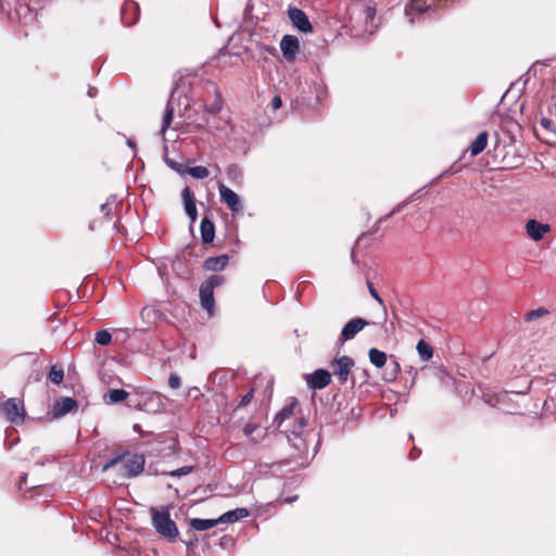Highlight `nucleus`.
<instances>
[{
  "instance_id": "f257e3e1",
  "label": "nucleus",
  "mask_w": 556,
  "mask_h": 556,
  "mask_svg": "<svg viewBox=\"0 0 556 556\" xmlns=\"http://www.w3.org/2000/svg\"><path fill=\"white\" fill-rule=\"evenodd\" d=\"M274 425L287 435L288 441L300 454L307 451V437L311 435V431L307 429L305 416L298 409L295 399L277 413Z\"/></svg>"
},
{
  "instance_id": "f03ea898",
  "label": "nucleus",
  "mask_w": 556,
  "mask_h": 556,
  "mask_svg": "<svg viewBox=\"0 0 556 556\" xmlns=\"http://www.w3.org/2000/svg\"><path fill=\"white\" fill-rule=\"evenodd\" d=\"M144 458L142 455H118L103 465L102 470L106 471L110 468L118 465L124 476L131 478L141 473L144 469Z\"/></svg>"
},
{
  "instance_id": "7ed1b4c3",
  "label": "nucleus",
  "mask_w": 556,
  "mask_h": 556,
  "mask_svg": "<svg viewBox=\"0 0 556 556\" xmlns=\"http://www.w3.org/2000/svg\"><path fill=\"white\" fill-rule=\"evenodd\" d=\"M151 511L152 523L155 530L168 539H175L178 535V529L176 523L170 519L169 513L166 509L160 511L155 508H152Z\"/></svg>"
},
{
  "instance_id": "20e7f679",
  "label": "nucleus",
  "mask_w": 556,
  "mask_h": 556,
  "mask_svg": "<svg viewBox=\"0 0 556 556\" xmlns=\"http://www.w3.org/2000/svg\"><path fill=\"white\" fill-rule=\"evenodd\" d=\"M0 413L12 424L20 425L25 419V408L21 400L16 397L8 399L0 404Z\"/></svg>"
},
{
  "instance_id": "39448f33",
  "label": "nucleus",
  "mask_w": 556,
  "mask_h": 556,
  "mask_svg": "<svg viewBox=\"0 0 556 556\" xmlns=\"http://www.w3.org/2000/svg\"><path fill=\"white\" fill-rule=\"evenodd\" d=\"M354 367V359L350 356H341L336 358L332 363V374L341 384H345L349 381L350 374Z\"/></svg>"
},
{
  "instance_id": "423d86ee",
  "label": "nucleus",
  "mask_w": 556,
  "mask_h": 556,
  "mask_svg": "<svg viewBox=\"0 0 556 556\" xmlns=\"http://www.w3.org/2000/svg\"><path fill=\"white\" fill-rule=\"evenodd\" d=\"M437 5L435 0H409L405 7V15L408 17L409 23H415V15L424 14L429 11H434Z\"/></svg>"
},
{
  "instance_id": "0eeeda50",
  "label": "nucleus",
  "mask_w": 556,
  "mask_h": 556,
  "mask_svg": "<svg viewBox=\"0 0 556 556\" xmlns=\"http://www.w3.org/2000/svg\"><path fill=\"white\" fill-rule=\"evenodd\" d=\"M368 325L369 321L362 317L349 320L341 330L339 342L344 344L346 341L353 340Z\"/></svg>"
},
{
  "instance_id": "6e6552de",
  "label": "nucleus",
  "mask_w": 556,
  "mask_h": 556,
  "mask_svg": "<svg viewBox=\"0 0 556 556\" xmlns=\"http://www.w3.org/2000/svg\"><path fill=\"white\" fill-rule=\"evenodd\" d=\"M220 201L224 202L232 213H239L243 210V205L239 195L224 184L218 186Z\"/></svg>"
},
{
  "instance_id": "1a4fd4ad",
  "label": "nucleus",
  "mask_w": 556,
  "mask_h": 556,
  "mask_svg": "<svg viewBox=\"0 0 556 556\" xmlns=\"http://www.w3.org/2000/svg\"><path fill=\"white\" fill-rule=\"evenodd\" d=\"M288 16L292 25L300 31L308 34L313 31V26L306 15V13L299 8H289Z\"/></svg>"
},
{
  "instance_id": "9d476101",
  "label": "nucleus",
  "mask_w": 556,
  "mask_h": 556,
  "mask_svg": "<svg viewBox=\"0 0 556 556\" xmlns=\"http://www.w3.org/2000/svg\"><path fill=\"white\" fill-rule=\"evenodd\" d=\"M207 93H213L214 94V99L212 102H208L207 99L203 98V109L206 113L211 114V115H217L222 109H223V99H222V94L220 92L218 91L217 87L214 85V84H208L207 85Z\"/></svg>"
},
{
  "instance_id": "9b49d317",
  "label": "nucleus",
  "mask_w": 556,
  "mask_h": 556,
  "mask_svg": "<svg viewBox=\"0 0 556 556\" xmlns=\"http://www.w3.org/2000/svg\"><path fill=\"white\" fill-rule=\"evenodd\" d=\"M331 381V375L326 369H317L306 377L307 386L314 390L326 388Z\"/></svg>"
},
{
  "instance_id": "f8f14e48",
  "label": "nucleus",
  "mask_w": 556,
  "mask_h": 556,
  "mask_svg": "<svg viewBox=\"0 0 556 556\" xmlns=\"http://www.w3.org/2000/svg\"><path fill=\"white\" fill-rule=\"evenodd\" d=\"M228 121L223 117H214L210 119L205 116L201 117L199 122L194 123V127L198 130L206 129L208 132L225 130Z\"/></svg>"
},
{
  "instance_id": "ddd939ff",
  "label": "nucleus",
  "mask_w": 556,
  "mask_h": 556,
  "mask_svg": "<svg viewBox=\"0 0 556 556\" xmlns=\"http://www.w3.org/2000/svg\"><path fill=\"white\" fill-rule=\"evenodd\" d=\"M551 227L548 224L541 223L536 219H529L526 223V231L527 235L533 241H540L544 238V236L549 232Z\"/></svg>"
},
{
  "instance_id": "4468645a",
  "label": "nucleus",
  "mask_w": 556,
  "mask_h": 556,
  "mask_svg": "<svg viewBox=\"0 0 556 556\" xmlns=\"http://www.w3.org/2000/svg\"><path fill=\"white\" fill-rule=\"evenodd\" d=\"M300 48L299 39L293 35H285L280 41V49L283 56L291 61L295 58Z\"/></svg>"
},
{
  "instance_id": "2eb2a0df",
  "label": "nucleus",
  "mask_w": 556,
  "mask_h": 556,
  "mask_svg": "<svg viewBox=\"0 0 556 556\" xmlns=\"http://www.w3.org/2000/svg\"><path fill=\"white\" fill-rule=\"evenodd\" d=\"M199 295L202 308L206 311L210 316H212L215 307L213 289L202 282L200 286Z\"/></svg>"
},
{
  "instance_id": "dca6fc26",
  "label": "nucleus",
  "mask_w": 556,
  "mask_h": 556,
  "mask_svg": "<svg viewBox=\"0 0 556 556\" xmlns=\"http://www.w3.org/2000/svg\"><path fill=\"white\" fill-rule=\"evenodd\" d=\"M181 198L185 205L186 214L189 216L191 223H194L198 216L194 194L189 187H185L181 192Z\"/></svg>"
},
{
  "instance_id": "f3484780",
  "label": "nucleus",
  "mask_w": 556,
  "mask_h": 556,
  "mask_svg": "<svg viewBox=\"0 0 556 556\" xmlns=\"http://www.w3.org/2000/svg\"><path fill=\"white\" fill-rule=\"evenodd\" d=\"M78 403L76 400L72 397H61L59 401L55 402L53 407V415L54 417H63L64 415L71 413L75 408H77Z\"/></svg>"
},
{
  "instance_id": "a211bd4d",
  "label": "nucleus",
  "mask_w": 556,
  "mask_h": 556,
  "mask_svg": "<svg viewBox=\"0 0 556 556\" xmlns=\"http://www.w3.org/2000/svg\"><path fill=\"white\" fill-rule=\"evenodd\" d=\"M138 4L134 1H127L122 9V22L125 26L134 25L138 20Z\"/></svg>"
},
{
  "instance_id": "6ab92c4d",
  "label": "nucleus",
  "mask_w": 556,
  "mask_h": 556,
  "mask_svg": "<svg viewBox=\"0 0 556 556\" xmlns=\"http://www.w3.org/2000/svg\"><path fill=\"white\" fill-rule=\"evenodd\" d=\"M229 257L226 254L212 256L204 261L203 268L211 271L223 270L228 264Z\"/></svg>"
},
{
  "instance_id": "aec40b11",
  "label": "nucleus",
  "mask_w": 556,
  "mask_h": 556,
  "mask_svg": "<svg viewBox=\"0 0 556 556\" xmlns=\"http://www.w3.org/2000/svg\"><path fill=\"white\" fill-rule=\"evenodd\" d=\"M249 515H250V513L247 508H236V509H232V510H229V511H226L225 514H223L218 518V520H219V523L236 522V521H239V520L248 517Z\"/></svg>"
},
{
  "instance_id": "412c9836",
  "label": "nucleus",
  "mask_w": 556,
  "mask_h": 556,
  "mask_svg": "<svg viewBox=\"0 0 556 556\" xmlns=\"http://www.w3.org/2000/svg\"><path fill=\"white\" fill-rule=\"evenodd\" d=\"M200 232L203 243H211L215 237V226L213 222L204 217L201 220Z\"/></svg>"
},
{
  "instance_id": "4be33fe9",
  "label": "nucleus",
  "mask_w": 556,
  "mask_h": 556,
  "mask_svg": "<svg viewBox=\"0 0 556 556\" xmlns=\"http://www.w3.org/2000/svg\"><path fill=\"white\" fill-rule=\"evenodd\" d=\"M486 144H488V132L482 131L476 137V139L472 141V143L470 146L471 155L476 156V155L480 154L485 149Z\"/></svg>"
},
{
  "instance_id": "5701e85b",
  "label": "nucleus",
  "mask_w": 556,
  "mask_h": 556,
  "mask_svg": "<svg viewBox=\"0 0 556 556\" xmlns=\"http://www.w3.org/2000/svg\"><path fill=\"white\" fill-rule=\"evenodd\" d=\"M219 523L218 518L217 519H200V518H193L190 520V526L192 529L197 531H205L208 530Z\"/></svg>"
},
{
  "instance_id": "b1692460",
  "label": "nucleus",
  "mask_w": 556,
  "mask_h": 556,
  "mask_svg": "<svg viewBox=\"0 0 556 556\" xmlns=\"http://www.w3.org/2000/svg\"><path fill=\"white\" fill-rule=\"evenodd\" d=\"M128 395V392L123 389H112L104 394V401L109 404H115L126 400Z\"/></svg>"
},
{
  "instance_id": "393cba45",
  "label": "nucleus",
  "mask_w": 556,
  "mask_h": 556,
  "mask_svg": "<svg viewBox=\"0 0 556 556\" xmlns=\"http://www.w3.org/2000/svg\"><path fill=\"white\" fill-rule=\"evenodd\" d=\"M370 363L377 368H381L387 363V354L378 349H370L368 352Z\"/></svg>"
},
{
  "instance_id": "a878e982",
  "label": "nucleus",
  "mask_w": 556,
  "mask_h": 556,
  "mask_svg": "<svg viewBox=\"0 0 556 556\" xmlns=\"http://www.w3.org/2000/svg\"><path fill=\"white\" fill-rule=\"evenodd\" d=\"M416 350L418 352L419 357L422 361H429L433 356V349L432 346L426 342L425 340H419Z\"/></svg>"
},
{
  "instance_id": "bb28decb",
  "label": "nucleus",
  "mask_w": 556,
  "mask_h": 556,
  "mask_svg": "<svg viewBox=\"0 0 556 556\" xmlns=\"http://www.w3.org/2000/svg\"><path fill=\"white\" fill-rule=\"evenodd\" d=\"M257 430H258V426L255 425V424H247L243 427L244 435L250 438L251 442L254 443V444L261 442L264 439V435H265L264 433H258L257 435H253V433L255 431H257Z\"/></svg>"
},
{
  "instance_id": "cd10ccee",
  "label": "nucleus",
  "mask_w": 556,
  "mask_h": 556,
  "mask_svg": "<svg viewBox=\"0 0 556 556\" xmlns=\"http://www.w3.org/2000/svg\"><path fill=\"white\" fill-rule=\"evenodd\" d=\"M173 115H174V108L172 106V103H170V100H169L167 105H166L165 112H164L162 127H161V134L163 136L165 135L167 128L170 126V123H172V119H173Z\"/></svg>"
},
{
  "instance_id": "c85d7f7f",
  "label": "nucleus",
  "mask_w": 556,
  "mask_h": 556,
  "mask_svg": "<svg viewBox=\"0 0 556 556\" xmlns=\"http://www.w3.org/2000/svg\"><path fill=\"white\" fill-rule=\"evenodd\" d=\"M437 377L439 378L441 384L445 388H453L455 384V378L451 376L444 368H439L437 370Z\"/></svg>"
},
{
  "instance_id": "c756f323",
  "label": "nucleus",
  "mask_w": 556,
  "mask_h": 556,
  "mask_svg": "<svg viewBox=\"0 0 556 556\" xmlns=\"http://www.w3.org/2000/svg\"><path fill=\"white\" fill-rule=\"evenodd\" d=\"M187 173L190 174L192 177L198 179H204L207 178L210 175V172L204 166H192L187 168Z\"/></svg>"
},
{
  "instance_id": "7c9ffc66",
  "label": "nucleus",
  "mask_w": 556,
  "mask_h": 556,
  "mask_svg": "<svg viewBox=\"0 0 556 556\" xmlns=\"http://www.w3.org/2000/svg\"><path fill=\"white\" fill-rule=\"evenodd\" d=\"M64 378V371L59 366H52L49 372V379L55 383L59 384L63 381Z\"/></svg>"
},
{
  "instance_id": "2f4dec72",
  "label": "nucleus",
  "mask_w": 556,
  "mask_h": 556,
  "mask_svg": "<svg viewBox=\"0 0 556 556\" xmlns=\"http://www.w3.org/2000/svg\"><path fill=\"white\" fill-rule=\"evenodd\" d=\"M410 202H412V198H407L406 200H404L401 203L396 204L389 214L380 217L378 223H382V222L387 220L388 218H390L392 215L401 212Z\"/></svg>"
},
{
  "instance_id": "473e14b6",
  "label": "nucleus",
  "mask_w": 556,
  "mask_h": 556,
  "mask_svg": "<svg viewBox=\"0 0 556 556\" xmlns=\"http://www.w3.org/2000/svg\"><path fill=\"white\" fill-rule=\"evenodd\" d=\"M94 340L99 345L104 346V345H108L112 341V334L108 330H104V329L99 330L96 333Z\"/></svg>"
},
{
  "instance_id": "72a5a7b5",
  "label": "nucleus",
  "mask_w": 556,
  "mask_h": 556,
  "mask_svg": "<svg viewBox=\"0 0 556 556\" xmlns=\"http://www.w3.org/2000/svg\"><path fill=\"white\" fill-rule=\"evenodd\" d=\"M546 315H548V311L546 308L540 307V308L532 309V311L528 312L525 315V319H526V321H532L536 318H540V317H543Z\"/></svg>"
},
{
  "instance_id": "f704fd0d",
  "label": "nucleus",
  "mask_w": 556,
  "mask_h": 556,
  "mask_svg": "<svg viewBox=\"0 0 556 556\" xmlns=\"http://www.w3.org/2000/svg\"><path fill=\"white\" fill-rule=\"evenodd\" d=\"M224 282H225V278L219 275H212L206 280L203 281V283H205L213 290L217 287H220Z\"/></svg>"
},
{
  "instance_id": "c9c22d12",
  "label": "nucleus",
  "mask_w": 556,
  "mask_h": 556,
  "mask_svg": "<svg viewBox=\"0 0 556 556\" xmlns=\"http://www.w3.org/2000/svg\"><path fill=\"white\" fill-rule=\"evenodd\" d=\"M165 162L172 169H174L175 172H177L179 174L187 172V168L181 163H178L176 161L168 159L166 154H165Z\"/></svg>"
},
{
  "instance_id": "e433bc0d",
  "label": "nucleus",
  "mask_w": 556,
  "mask_h": 556,
  "mask_svg": "<svg viewBox=\"0 0 556 556\" xmlns=\"http://www.w3.org/2000/svg\"><path fill=\"white\" fill-rule=\"evenodd\" d=\"M192 470H193L192 466H184V467H180L178 469L172 470L169 472V476H172V477H181V476H186V475L190 473Z\"/></svg>"
},
{
  "instance_id": "4c0bfd02",
  "label": "nucleus",
  "mask_w": 556,
  "mask_h": 556,
  "mask_svg": "<svg viewBox=\"0 0 556 556\" xmlns=\"http://www.w3.org/2000/svg\"><path fill=\"white\" fill-rule=\"evenodd\" d=\"M367 287H368V291H369L370 295L379 303V305H381L383 307V309H386L383 300L381 299V296L378 294V292L374 288V285L370 281H367Z\"/></svg>"
},
{
  "instance_id": "58836bf2",
  "label": "nucleus",
  "mask_w": 556,
  "mask_h": 556,
  "mask_svg": "<svg viewBox=\"0 0 556 556\" xmlns=\"http://www.w3.org/2000/svg\"><path fill=\"white\" fill-rule=\"evenodd\" d=\"M202 396V392L199 388L192 387L187 392V397L193 401L199 400Z\"/></svg>"
},
{
  "instance_id": "ea45409f",
  "label": "nucleus",
  "mask_w": 556,
  "mask_h": 556,
  "mask_svg": "<svg viewBox=\"0 0 556 556\" xmlns=\"http://www.w3.org/2000/svg\"><path fill=\"white\" fill-rule=\"evenodd\" d=\"M181 380L180 377L176 374H170L168 378V384L173 389H177L180 387Z\"/></svg>"
},
{
  "instance_id": "a19ab883",
  "label": "nucleus",
  "mask_w": 556,
  "mask_h": 556,
  "mask_svg": "<svg viewBox=\"0 0 556 556\" xmlns=\"http://www.w3.org/2000/svg\"><path fill=\"white\" fill-rule=\"evenodd\" d=\"M253 393H254V390L252 389L245 395H243L242 399L240 400L239 404H238V407L247 406L252 401Z\"/></svg>"
},
{
  "instance_id": "79ce46f5",
  "label": "nucleus",
  "mask_w": 556,
  "mask_h": 556,
  "mask_svg": "<svg viewBox=\"0 0 556 556\" xmlns=\"http://www.w3.org/2000/svg\"><path fill=\"white\" fill-rule=\"evenodd\" d=\"M366 22L372 21L376 15V10L372 7H367L364 11Z\"/></svg>"
},
{
  "instance_id": "37998d69",
  "label": "nucleus",
  "mask_w": 556,
  "mask_h": 556,
  "mask_svg": "<svg viewBox=\"0 0 556 556\" xmlns=\"http://www.w3.org/2000/svg\"><path fill=\"white\" fill-rule=\"evenodd\" d=\"M54 460V457L52 455H45L40 459L36 462L37 465L43 466L47 463H52Z\"/></svg>"
},
{
  "instance_id": "c03bdc74",
  "label": "nucleus",
  "mask_w": 556,
  "mask_h": 556,
  "mask_svg": "<svg viewBox=\"0 0 556 556\" xmlns=\"http://www.w3.org/2000/svg\"><path fill=\"white\" fill-rule=\"evenodd\" d=\"M282 105L281 98L279 96H275L271 100V106L274 110H278Z\"/></svg>"
},
{
  "instance_id": "a18cd8bd",
  "label": "nucleus",
  "mask_w": 556,
  "mask_h": 556,
  "mask_svg": "<svg viewBox=\"0 0 556 556\" xmlns=\"http://www.w3.org/2000/svg\"><path fill=\"white\" fill-rule=\"evenodd\" d=\"M101 212L104 213L105 215H110L111 214V207H110V204L109 203H103L100 207Z\"/></svg>"
},
{
  "instance_id": "49530a36",
  "label": "nucleus",
  "mask_w": 556,
  "mask_h": 556,
  "mask_svg": "<svg viewBox=\"0 0 556 556\" xmlns=\"http://www.w3.org/2000/svg\"><path fill=\"white\" fill-rule=\"evenodd\" d=\"M97 92H98V91H97V89H96L94 87H89L88 96H89L90 98L96 97Z\"/></svg>"
},
{
  "instance_id": "de8ad7c7",
  "label": "nucleus",
  "mask_w": 556,
  "mask_h": 556,
  "mask_svg": "<svg viewBox=\"0 0 556 556\" xmlns=\"http://www.w3.org/2000/svg\"><path fill=\"white\" fill-rule=\"evenodd\" d=\"M298 498V496H291V497H286L283 498L281 502L282 503H292L293 501H295Z\"/></svg>"
},
{
  "instance_id": "09e8293b",
  "label": "nucleus",
  "mask_w": 556,
  "mask_h": 556,
  "mask_svg": "<svg viewBox=\"0 0 556 556\" xmlns=\"http://www.w3.org/2000/svg\"><path fill=\"white\" fill-rule=\"evenodd\" d=\"M393 366H394V372L397 374L400 371V364L396 361H394Z\"/></svg>"
},
{
  "instance_id": "8fccbe9b",
  "label": "nucleus",
  "mask_w": 556,
  "mask_h": 556,
  "mask_svg": "<svg viewBox=\"0 0 556 556\" xmlns=\"http://www.w3.org/2000/svg\"><path fill=\"white\" fill-rule=\"evenodd\" d=\"M39 452V448L38 447H34L31 451H30V455L31 457H35L37 455V453Z\"/></svg>"
},
{
  "instance_id": "3c124183",
  "label": "nucleus",
  "mask_w": 556,
  "mask_h": 556,
  "mask_svg": "<svg viewBox=\"0 0 556 556\" xmlns=\"http://www.w3.org/2000/svg\"><path fill=\"white\" fill-rule=\"evenodd\" d=\"M26 479H27V476H26V475H24V476H22V477H21L20 488L22 486V484H23L24 482H26Z\"/></svg>"
},
{
  "instance_id": "603ef678",
  "label": "nucleus",
  "mask_w": 556,
  "mask_h": 556,
  "mask_svg": "<svg viewBox=\"0 0 556 556\" xmlns=\"http://www.w3.org/2000/svg\"><path fill=\"white\" fill-rule=\"evenodd\" d=\"M408 198H412V202L415 201L417 199V193H413L412 195H409Z\"/></svg>"
},
{
  "instance_id": "864d4df0",
  "label": "nucleus",
  "mask_w": 556,
  "mask_h": 556,
  "mask_svg": "<svg viewBox=\"0 0 556 556\" xmlns=\"http://www.w3.org/2000/svg\"><path fill=\"white\" fill-rule=\"evenodd\" d=\"M266 50H267L269 53L275 52V48H274V47H271V48H267Z\"/></svg>"
},
{
  "instance_id": "5fc2aeb1",
  "label": "nucleus",
  "mask_w": 556,
  "mask_h": 556,
  "mask_svg": "<svg viewBox=\"0 0 556 556\" xmlns=\"http://www.w3.org/2000/svg\"><path fill=\"white\" fill-rule=\"evenodd\" d=\"M413 371H414V374H415V375L417 374V371H416V370H414V369H413V367H410V368H409V370H408V372H413Z\"/></svg>"
},
{
  "instance_id": "6e6d98bb",
  "label": "nucleus",
  "mask_w": 556,
  "mask_h": 556,
  "mask_svg": "<svg viewBox=\"0 0 556 556\" xmlns=\"http://www.w3.org/2000/svg\"><path fill=\"white\" fill-rule=\"evenodd\" d=\"M409 456H410L412 458H416V457H417V456H415V455H414V451L409 453Z\"/></svg>"
},
{
  "instance_id": "4d7b16f0",
  "label": "nucleus",
  "mask_w": 556,
  "mask_h": 556,
  "mask_svg": "<svg viewBox=\"0 0 556 556\" xmlns=\"http://www.w3.org/2000/svg\"><path fill=\"white\" fill-rule=\"evenodd\" d=\"M128 146L129 147H135V144L132 143V141L128 140Z\"/></svg>"
},
{
  "instance_id": "13d9d810",
  "label": "nucleus",
  "mask_w": 556,
  "mask_h": 556,
  "mask_svg": "<svg viewBox=\"0 0 556 556\" xmlns=\"http://www.w3.org/2000/svg\"><path fill=\"white\" fill-rule=\"evenodd\" d=\"M351 384H352V387L355 384L354 378H351Z\"/></svg>"
}]
</instances>
